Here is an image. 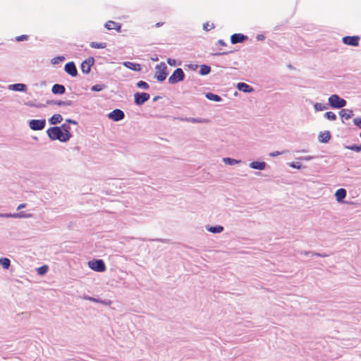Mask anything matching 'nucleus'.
Listing matches in <instances>:
<instances>
[{"label":"nucleus","mask_w":361,"mask_h":361,"mask_svg":"<svg viewBox=\"0 0 361 361\" xmlns=\"http://www.w3.org/2000/svg\"><path fill=\"white\" fill-rule=\"evenodd\" d=\"M47 133L51 140H58L63 142L68 141V136L66 134L65 137V136L63 134V131L60 127L54 126L49 128L47 130Z\"/></svg>","instance_id":"obj_1"},{"label":"nucleus","mask_w":361,"mask_h":361,"mask_svg":"<svg viewBox=\"0 0 361 361\" xmlns=\"http://www.w3.org/2000/svg\"><path fill=\"white\" fill-rule=\"evenodd\" d=\"M329 104L335 109H341L346 105V101L337 94L331 95L329 99Z\"/></svg>","instance_id":"obj_2"},{"label":"nucleus","mask_w":361,"mask_h":361,"mask_svg":"<svg viewBox=\"0 0 361 361\" xmlns=\"http://www.w3.org/2000/svg\"><path fill=\"white\" fill-rule=\"evenodd\" d=\"M166 69L167 67L164 62H161L155 66V78L158 81H164L168 75Z\"/></svg>","instance_id":"obj_3"},{"label":"nucleus","mask_w":361,"mask_h":361,"mask_svg":"<svg viewBox=\"0 0 361 361\" xmlns=\"http://www.w3.org/2000/svg\"><path fill=\"white\" fill-rule=\"evenodd\" d=\"M185 78V74L183 71L178 68H176L173 74L169 78V82L170 84H175L178 82L183 81Z\"/></svg>","instance_id":"obj_4"},{"label":"nucleus","mask_w":361,"mask_h":361,"mask_svg":"<svg viewBox=\"0 0 361 361\" xmlns=\"http://www.w3.org/2000/svg\"><path fill=\"white\" fill-rule=\"evenodd\" d=\"M88 265L92 270L99 272L104 271L106 269L105 264L102 259L90 261L88 262Z\"/></svg>","instance_id":"obj_5"},{"label":"nucleus","mask_w":361,"mask_h":361,"mask_svg":"<svg viewBox=\"0 0 361 361\" xmlns=\"http://www.w3.org/2000/svg\"><path fill=\"white\" fill-rule=\"evenodd\" d=\"M46 121L44 119H32L29 122L30 128L33 130H41L44 128Z\"/></svg>","instance_id":"obj_6"},{"label":"nucleus","mask_w":361,"mask_h":361,"mask_svg":"<svg viewBox=\"0 0 361 361\" xmlns=\"http://www.w3.org/2000/svg\"><path fill=\"white\" fill-rule=\"evenodd\" d=\"M135 103L137 105H142L145 102L148 101L150 98V95L146 92H136L134 94Z\"/></svg>","instance_id":"obj_7"},{"label":"nucleus","mask_w":361,"mask_h":361,"mask_svg":"<svg viewBox=\"0 0 361 361\" xmlns=\"http://www.w3.org/2000/svg\"><path fill=\"white\" fill-rule=\"evenodd\" d=\"M360 37L359 36H345L343 37V42L349 46L357 47Z\"/></svg>","instance_id":"obj_8"},{"label":"nucleus","mask_w":361,"mask_h":361,"mask_svg":"<svg viewBox=\"0 0 361 361\" xmlns=\"http://www.w3.org/2000/svg\"><path fill=\"white\" fill-rule=\"evenodd\" d=\"M125 117V114L121 109H116L108 114V118L114 121H120Z\"/></svg>","instance_id":"obj_9"},{"label":"nucleus","mask_w":361,"mask_h":361,"mask_svg":"<svg viewBox=\"0 0 361 361\" xmlns=\"http://www.w3.org/2000/svg\"><path fill=\"white\" fill-rule=\"evenodd\" d=\"M94 58L90 57L81 63V70L84 73H89L90 72L91 66L94 64Z\"/></svg>","instance_id":"obj_10"},{"label":"nucleus","mask_w":361,"mask_h":361,"mask_svg":"<svg viewBox=\"0 0 361 361\" xmlns=\"http://www.w3.org/2000/svg\"><path fill=\"white\" fill-rule=\"evenodd\" d=\"M64 70L68 74H69L72 77H75L78 75V71L73 62L67 63L65 65Z\"/></svg>","instance_id":"obj_11"},{"label":"nucleus","mask_w":361,"mask_h":361,"mask_svg":"<svg viewBox=\"0 0 361 361\" xmlns=\"http://www.w3.org/2000/svg\"><path fill=\"white\" fill-rule=\"evenodd\" d=\"M247 39V37L243 34H233L231 37V42L233 44L241 43Z\"/></svg>","instance_id":"obj_12"},{"label":"nucleus","mask_w":361,"mask_h":361,"mask_svg":"<svg viewBox=\"0 0 361 361\" xmlns=\"http://www.w3.org/2000/svg\"><path fill=\"white\" fill-rule=\"evenodd\" d=\"M82 298L85 300H89V301H92V302H97V303H101V304H103L106 306H109L111 304V301L109 300H100V299L92 298L90 296H84Z\"/></svg>","instance_id":"obj_13"},{"label":"nucleus","mask_w":361,"mask_h":361,"mask_svg":"<svg viewBox=\"0 0 361 361\" xmlns=\"http://www.w3.org/2000/svg\"><path fill=\"white\" fill-rule=\"evenodd\" d=\"M8 89L13 91L25 92L27 90V86L23 83H16L10 85L8 86Z\"/></svg>","instance_id":"obj_14"},{"label":"nucleus","mask_w":361,"mask_h":361,"mask_svg":"<svg viewBox=\"0 0 361 361\" xmlns=\"http://www.w3.org/2000/svg\"><path fill=\"white\" fill-rule=\"evenodd\" d=\"M250 167L253 169L264 170L267 164L264 161H252L249 164Z\"/></svg>","instance_id":"obj_15"},{"label":"nucleus","mask_w":361,"mask_h":361,"mask_svg":"<svg viewBox=\"0 0 361 361\" xmlns=\"http://www.w3.org/2000/svg\"><path fill=\"white\" fill-rule=\"evenodd\" d=\"M123 65L125 67H126L130 70L135 71H141V66L139 63H135L130 62V61H125L123 63Z\"/></svg>","instance_id":"obj_16"},{"label":"nucleus","mask_w":361,"mask_h":361,"mask_svg":"<svg viewBox=\"0 0 361 361\" xmlns=\"http://www.w3.org/2000/svg\"><path fill=\"white\" fill-rule=\"evenodd\" d=\"M335 197L338 202H342L346 197V190L343 188H340L336 191Z\"/></svg>","instance_id":"obj_17"},{"label":"nucleus","mask_w":361,"mask_h":361,"mask_svg":"<svg viewBox=\"0 0 361 361\" xmlns=\"http://www.w3.org/2000/svg\"><path fill=\"white\" fill-rule=\"evenodd\" d=\"M51 91L55 94H62L65 93L66 88L62 85L55 84L52 86Z\"/></svg>","instance_id":"obj_18"},{"label":"nucleus","mask_w":361,"mask_h":361,"mask_svg":"<svg viewBox=\"0 0 361 361\" xmlns=\"http://www.w3.org/2000/svg\"><path fill=\"white\" fill-rule=\"evenodd\" d=\"M185 121L192 123H209V121L207 118H185L183 119Z\"/></svg>","instance_id":"obj_19"},{"label":"nucleus","mask_w":361,"mask_h":361,"mask_svg":"<svg viewBox=\"0 0 361 361\" xmlns=\"http://www.w3.org/2000/svg\"><path fill=\"white\" fill-rule=\"evenodd\" d=\"M331 138L329 131H324L319 133L318 140L320 142L326 143Z\"/></svg>","instance_id":"obj_20"},{"label":"nucleus","mask_w":361,"mask_h":361,"mask_svg":"<svg viewBox=\"0 0 361 361\" xmlns=\"http://www.w3.org/2000/svg\"><path fill=\"white\" fill-rule=\"evenodd\" d=\"M105 27L107 30H116L117 31H120V30H121V25L119 23H118L114 22V21L109 20L105 24Z\"/></svg>","instance_id":"obj_21"},{"label":"nucleus","mask_w":361,"mask_h":361,"mask_svg":"<svg viewBox=\"0 0 361 361\" xmlns=\"http://www.w3.org/2000/svg\"><path fill=\"white\" fill-rule=\"evenodd\" d=\"M237 88L243 92H252L253 89L248 85L245 82H239L237 85Z\"/></svg>","instance_id":"obj_22"},{"label":"nucleus","mask_w":361,"mask_h":361,"mask_svg":"<svg viewBox=\"0 0 361 361\" xmlns=\"http://www.w3.org/2000/svg\"><path fill=\"white\" fill-rule=\"evenodd\" d=\"M206 229L209 232L213 233H220L224 231V227L222 226L218 225L215 226H206Z\"/></svg>","instance_id":"obj_23"},{"label":"nucleus","mask_w":361,"mask_h":361,"mask_svg":"<svg viewBox=\"0 0 361 361\" xmlns=\"http://www.w3.org/2000/svg\"><path fill=\"white\" fill-rule=\"evenodd\" d=\"M339 115L341 116V118L348 120L353 116V110L350 109H342L339 112Z\"/></svg>","instance_id":"obj_24"},{"label":"nucleus","mask_w":361,"mask_h":361,"mask_svg":"<svg viewBox=\"0 0 361 361\" xmlns=\"http://www.w3.org/2000/svg\"><path fill=\"white\" fill-rule=\"evenodd\" d=\"M63 120V118L61 115L59 114H54L49 119V122L51 125H56L57 123H59Z\"/></svg>","instance_id":"obj_25"},{"label":"nucleus","mask_w":361,"mask_h":361,"mask_svg":"<svg viewBox=\"0 0 361 361\" xmlns=\"http://www.w3.org/2000/svg\"><path fill=\"white\" fill-rule=\"evenodd\" d=\"M205 97L207 99L214 102H221L222 100L221 97L218 94H215L211 92H208L205 94Z\"/></svg>","instance_id":"obj_26"},{"label":"nucleus","mask_w":361,"mask_h":361,"mask_svg":"<svg viewBox=\"0 0 361 361\" xmlns=\"http://www.w3.org/2000/svg\"><path fill=\"white\" fill-rule=\"evenodd\" d=\"M13 216L15 219L31 218V217H32V214H27L25 212H20L18 213H13Z\"/></svg>","instance_id":"obj_27"},{"label":"nucleus","mask_w":361,"mask_h":361,"mask_svg":"<svg viewBox=\"0 0 361 361\" xmlns=\"http://www.w3.org/2000/svg\"><path fill=\"white\" fill-rule=\"evenodd\" d=\"M223 161L224 162V164H228V165H235V164H239L241 162L240 160H237V159H232V158H230V157H225L223 159Z\"/></svg>","instance_id":"obj_28"},{"label":"nucleus","mask_w":361,"mask_h":361,"mask_svg":"<svg viewBox=\"0 0 361 361\" xmlns=\"http://www.w3.org/2000/svg\"><path fill=\"white\" fill-rule=\"evenodd\" d=\"M0 264L4 269H8L11 265V261L7 257H2L0 259Z\"/></svg>","instance_id":"obj_29"},{"label":"nucleus","mask_w":361,"mask_h":361,"mask_svg":"<svg viewBox=\"0 0 361 361\" xmlns=\"http://www.w3.org/2000/svg\"><path fill=\"white\" fill-rule=\"evenodd\" d=\"M61 130L63 131V134L65 137H66V135L67 134V135L68 136V140H69L71 139V137H72V135L70 133V130H71L70 126H67L66 124H63L61 126Z\"/></svg>","instance_id":"obj_30"},{"label":"nucleus","mask_w":361,"mask_h":361,"mask_svg":"<svg viewBox=\"0 0 361 361\" xmlns=\"http://www.w3.org/2000/svg\"><path fill=\"white\" fill-rule=\"evenodd\" d=\"M314 108L316 111H319L326 110L329 108V106L327 104H323L322 103L317 102L314 104Z\"/></svg>","instance_id":"obj_31"},{"label":"nucleus","mask_w":361,"mask_h":361,"mask_svg":"<svg viewBox=\"0 0 361 361\" xmlns=\"http://www.w3.org/2000/svg\"><path fill=\"white\" fill-rule=\"evenodd\" d=\"M211 68L209 66L207 65H201L200 70V74L202 75H207L210 73Z\"/></svg>","instance_id":"obj_32"},{"label":"nucleus","mask_w":361,"mask_h":361,"mask_svg":"<svg viewBox=\"0 0 361 361\" xmlns=\"http://www.w3.org/2000/svg\"><path fill=\"white\" fill-rule=\"evenodd\" d=\"M49 104L52 103L59 106H71L72 101L66 100V101H56V102H50Z\"/></svg>","instance_id":"obj_33"},{"label":"nucleus","mask_w":361,"mask_h":361,"mask_svg":"<svg viewBox=\"0 0 361 361\" xmlns=\"http://www.w3.org/2000/svg\"><path fill=\"white\" fill-rule=\"evenodd\" d=\"M90 45L94 49H104L106 47V43H98L96 42H92Z\"/></svg>","instance_id":"obj_34"},{"label":"nucleus","mask_w":361,"mask_h":361,"mask_svg":"<svg viewBox=\"0 0 361 361\" xmlns=\"http://www.w3.org/2000/svg\"><path fill=\"white\" fill-rule=\"evenodd\" d=\"M65 60V57L63 56H56V57H54L51 60V63L53 64V65H56V64H59L61 62H62L63 61Z\"/></svg>","instance_id":"obj_35"},{"label":"nucleus","mask_w":361,"mask_h":361,"mask_svg":"<svg viewBox=\"0 0 361 361\" xmlns=\"http://www.w3.org/2000/svg\"><path fill=\"white\" fill-rule=\"evenodd\" d=\"M324 117L330 121H335L336 119V114L332 111H328L324 114Z\"/></svg>","instance_id":"obj_36"},{"label":"nucleus","mask_w":361,"mask_h":361,"mask_svg":"<svg viewBox=\"0 0 361 361\" xmlns=\"http://www.w3.org/2000/svg\"><path fill=\"white\" fill-rule=\"evenodd\" d=\"M106 88V85H103V84H99V85H93L92 87H91V90L92 91H94V92H99V91H102L104 89Z\"/></svg>","instance_id":"obj_37"},{"label":"nucleus","mask_w":361,"mask_h":361,"mask_svg":"<svg viewBox=\"0 0 361 361\" xmlns=\"http://www.w3.org/2000/svg\"><path fill=\"white\" fill-rule=\"evenodd\" d=\"M137 87L144 90H148L149 88L148 83L142 80H140L137 83Z\"/></svg>","instance_id":"obj_38"},{"label":"nucleus","mask_w":361,"mask_h":361,"mask_svg":"<svg viewBox=\"0 0 361 361\" xmlns=\"http://www.w3.org/2000/svg\"><path fill=\"white\" fill-rule=\"evenodd\" d=\"M345 148L348 149L355 151L357 152H360L361 151V145H350V146H345Z\"/></svg>","instance_id":"obj_39"},{"label":"nucleus","mask_w":361,"mask_h":361,"mask_svg":"<svg viewBox=\"0 0 361 361\" xmlns=\"http://www.w3.org/2000/svg\"><path fill=\"white\" fill-rule=\"evenodd\" d=\"M47 271H48V267H47V266H46V265H44V266H42V267H39V268L38 269L37 272H38V274H39V275H43V274H44L45 273H47Z\"/></svg>","instance_id":"obj_40"},{"label":"nucleus","mask_w":361,"mask_h":361,"mask_svg":"<svg viewBox=\"0 0 361 361\" xmlns=\"http://www.w3.org/2000/svg\"><path fill=\"white\" fill-rule=\"evenodd\" d=\"M289 166L293 169H300L302 167L301 164H300L299 162H292L289 164Z\"/></svg>","instance_id":"obj_41"},{"label":"nucleus","mask_w":361,"mask_h":361,"mask_svg":"<svg viewBox=\"0 0 361 361\" xmlns=\"http://www.w3.org/2000/svg\"><path fill=\"white\" fill-rule=\"evenodd\" d=\"M354 124L361 129V118H355L353 119Z\"/></svg>","instance_id":"obj_42"},{"label":"nucleus","mask_w":361,"mask_h":361,"mask_svg":"<svg viewBox=\"0 0 361 361\" xmlns=\"http://www.w3.org/2000/svg\"><path fill=\"white\" fill-rule=\"evenodd\" d=\"M0 217L1 218H13V213H5V214L0 213Z\"/></svg>","instance_id":"obj_43"},{"label":"nucleus","mask_w":361,"mask_h":361,"mask_svg":"<svg viewBox=\"0 0 361 361\" xmlns=\"http://www.w3.org/2000/svg\"><path fill=\"white\" fill-rule=\"evenodd\" d=\"M27 38H28L27 35H20V36H18L16 37V40L18 41V42H20V41H23V40H27Z\"/></svg>","instance_id":"obj_44"},{"label":"nucleus","mask_w":361,"mask_h":361,"mask_svg":"<svg viewBox=\"0 0 361 361\" xmlns=\"http://www.w3.org/2000/svg\"><path fill=\"white\" fill-rule=\"evenodd\" d=\"M167 63L171 66H176L177 65L176 61L173 59H168Z\"/></svg>","instance_id":"obj_45"},{"label":"nucleus","mask_w":361,"mask_h":361,"mask_svg":"<svg viewBox=\"0 0 361 361\" xmlns=\"http://www.w3.org/2000/svg\"><path fill=\"white\" fill-rule=\"evenodd\" d=\"M213 27H214L213 25H209L208 23H206L203 25V29L206 31H208Z\"/></svg>","instance_id":"obj_46"},{"label":"nucleus","mask_w":361,"mask_h":361,"mask_svg":"<svg viewBox=\"0 0 361 361\" xmlns=\"http://www.w3.org/2000/svg\"><path fill=\"white\" fill-rule=\"evenodd\" d=\"M314 157H312V156H305V157H301L300 158H298L300 160H303V161H310L313 159Z\"/></svg>","instance_id":"obj_47"},{"label":"nucleus","mask_w":361,"mask_h":361,"mask_svg":"<svg viewBox=\"0 0 361 361\" xmlns=\"http://www.w3.org/2000/svg\"><path fill=\"white\" fill-rule=\"evenodd\" d=\"M282 154V152H281L275 151V152H271V153L269 154V155H270L271 157H274L279 156V155H280V154Z\"/></svg>","instance_id":"obj_48"},{"label":"nucleus","mask_w":361,"mask_h":361,"mask_svg":"<svg viewBox=\"0 0 361 361\" xmlns=\"http://www.w3.org/2000/svg\"><path fill=\"white\" fill-rule=\"evenodd\" d=\"M312 256H318V257H325L327 256V255H326V254H320V253H318V252H313V253H312Z\"/></svg>","instance_id":"obj_49"},{"label":"nucleus","mask_w":361,"mask_h":361,"mask_svg":"<svg viewBox=\"0 0 361 361\" xmlns=\"http://www.w3.org/2000/svg\"><path fill=\"white\" fill-rule=\"evenodd\" d=\"M26 207V204H20L18 207H17V210H20L21 209H23Z\"/></svg>","instance_id":"obj_50"},{"label":"nucleus","mask_w":361,"mask_h":361,"mask_svg":"<svg viewBox=\"0 0 361 361\" xmlns=\"http://www.w3.org/2000/svg\"><path fill=\"white\" fill-rule=\"evenodd\" d=\"M66 122L76 125L77 122L70 118L66 119Z\"/></svg>","instance_id":"obj_51"},{"label":"nucleus","mask_w":361,"mask_h":361,"mask_svg":"<svg viewBox=\"0 0 361 361\" xmlns=\"http://www.w3.org/2000/svg\"><path fill=\"white\" fill-rule=\"evenodd\" d=\"M312 252H308V251H304V252H301L300 254L301 255H312Z\"/></svg>","instance_id":"obj_52"},{"label":"nucleus","mask_w":361,"mask_h":361,"mask_svg":"<svg viewBox=\"0 0 361 361\" xmlns=\"http://www.w3.org/2000/svg\"><path fill=\"white\" fill-rule=\"evenodd\" d=\"M218 43L222 46H225L226 45V43L224 42V41L223 39H219L218 41Z\"/></svg>","instance_id":"obj_53"},{"label":"nucleus","mask_w":361,"mask_h":361,"mask_svg":"<svg viewBox=\"0 0 361 361\" xmlns=\"http://www.w3.org/2000/svg\"><path fill=\"white\" fill-rule=\"evenodd\" d=\"M257 39H264V36L263 35H258L257 36Z\"/></svg>","instance_id":"obj_54"},{"label":"nucleus","mask_w":361,"mask_h":361,"mask_svg":"<svg viewBox=\"0 0 361 361\" xmlns=\"http://www.w3.org/2000/svg\"><path fill=\"white\" fill-rule=\"evenodd\" d=\"M157 99V97L154 98V101H156Z\"/></svg>","instance_id":"obj_55"},{"label":"nucleus","mask_w":361,"mask_h":361,"mask_svg":"<svg viewBox=\"0 0 361 361\" xmlns=\"http://www.w3.org/2000/svg\"><path fill=\"white\" fill-rule=\"evenodd\" d=\"M221 53H219V54H216V55H221Z\"/></svg>","instance_id":"obj_56"},{"label":"nucleus","mask_w":361,"mask_h":361,"mask_svg":"<svg viewBox=\"0 0 361 361\" xmlns=\"http://www.w3.org/2000/svg\"><path fill=\"white\" fill-rule=\"evenodd\" d=\"M360 138H361V132H360Z\"/></svg>","instance_id":"obj_57"}]
</instances>
